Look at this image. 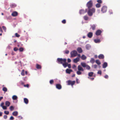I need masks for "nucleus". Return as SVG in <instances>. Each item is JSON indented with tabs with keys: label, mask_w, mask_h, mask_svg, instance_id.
Instances as JSON below:
<instances>
[{
	"label": "nucleus",
	"mask_w": 120,
	"mask_h": 120,
	"mask_svg": "<svg viewBox=\"0 0 120 120\" xmlns=\"http://www.w3.org/2000/svg\"><path fill=\"white\" fill-rule=\"evenodd\" d=\"M88 9V14L89 16H91L93 15V14L95 12V9L94 8H92L91 9L90 8Z\"/></svg>",
	"instance_id": "f257e3e1"
},
{
	"label": "nucleus",
	"mask_w": 120,
	"mask_h": 120,
	"mask_svg": "<svg viewBox=\"0 0 120 120\" xmlns=\"http://www.w3.org/2000/svg\"><path fill=\"white\" fill-rule=\"evenodd\" d=\"M57 61L59 64H62L64 62H66V59H63L62 58H58L57 59Z\"/></svg>",
	"instance_id": "f03ea898"
},
{
	"label": "nucleus",
	"mask_w": 120,
	"mask_h": 120,
	"mask_svg": "<svg viewBox=\"0 0 120 120\" xmlns=\"http://www.w3.org/2000/svg\"><path fill=\"white\" fill-rule=\"evenodd\" d=\"M93 5V3L92 0H90L86 4V6L88 9L91 8Z\"/></svg>",
	"instance_id": "7ed1b4c3"
},
{
	"label": "nucleus",
	"mask_w": 120,
	"mask_h": 120,
	"mask_svg": "<svg viewBox=\"0 0 120 120\" xmlns=\"http://www.w3.org/2000/svg\"><path fill=\"white\" fill-rule=\"evenodd\" d=\"M71 57H72L76 56L77 55V52L76 51L73 50L71 52Z\"/></svg>",
	"instance_id": "20e7f679"
},
{
	"label": "nucleus",
	"mask_w": 120,
	"mask_h": 120,
	"mask_svg": "<svg viewBox=\"0 0 120 120\" xmlns=\"http://www.w3.org/2000/svg\"><path fill=\"white\" fill-rule=\"evenodd\" d=\"M68 83V85H71L72 86L74 85L75 83V81H71L70 80H69L67 81Z\"/></svg>",
	"instance_id": "39448f33"
},
{
	"label": "nucleus",
	"mask_w": 120,
	"mask_h": 120,
	"mask_svg": "<svg viewBox=\"0 0 120 120\" xmlns=\"http://www.w3.org/2000/svg\"><path fill=\"white\" fill-rule=\"evenodd\" d=\"M107 10V7L105 6H103L101 9V11L103 13H105Z\"/></svg>",
	"instance_id": "423d86ee"
},
{
	"label": "nucleus",
	"mask_w": 120,
	"mask_h": 120,
	"mask_svg": "<svg viewBox=\"0 0 120 120\" xmlns=\"http://www.w3.org/2000/svg\"><path fill=\"white\" fill-rule=\"evenodd\" d=\"M56 88L59 90H60L62 88V86L60 84H56Z\"/></svg>",
	"instance_id": "0eeeda50"
},
{
	"label": "nucleus",
	"mask_w": 120,
	"mask_h": 120,
	"mask_svg": "<svg viewBox=\"0 0 120 120\" xmlns=\"http://www.w3.org/2000/svg\"><path fill=\"white\" fill-rule=\"evenodd\" d=\"M77 68L78 70H79L82 71H84L83 68L80 65L78 66Z\"/></svg>",
	"instance_id": "6e6552de"
},
{
	"label": "nucleus",
	"mask_w": 120,
	"mask_h": 120,
	"mask_svg": "<svg viewBox=\"0 0 120 120\" xmlns=\"http://www.w3.org/2000/svg\"><path fill=\"white\" fill-rule=\"evenodd\" d=\"M102 32L101 30H98L96 32L95 34L97 36L100 35Z\"/></svg>",
	"instance_id": "1a4fd4ad"
},
{
	"label": "nucleus",
	"mask_w": 120,
	"mask_h": 120,
	"mask_svg": "<svg viewBox=\"0 0 120 120\" xmlns=\"http://www.w3.org/2000/svg\"><path fill=\"white\" fill-rule=\"evenodd\" d=\"M79 57H77L73 60V61L75 63H77L79 61Z\"/></svg>",
	"instance_id": "9d476101"
},
{
	"label": "nucleus",
	"mask_w": 120,
	"mask_h": 120,
	"mask_svg": "<svg viewBox=\"0 0 120 120\" xmlns=\"http://www.w3.org/2000/svg\"><path fill=\"white\" fill-rule=\"evenodd\" d=\"M18 15V12L16 11L13 12L11 14V15L13 17L16 16Z\"/></svg>",
	"instance_id": "9b49d317"
},
{
	"label": "nucleus",
	"mask_w": 120,
	"mask_h": 120,
	"mask_svg": "<svg viewBox=\"0 0 120 120\" xmlns=\"http://www.w3.org/2000/svg\"><path fill=\"white\" fill-rule=\"evenodd\" d=\"M86 11H85L83 9H81L79 11V13L80 14H84V13H86Z\"/></svg>",
	"instance_id": "f8f14e48"
},
{
	"label": "nucleus",
	"mask_w": 120,
	"mask_h": 120,
	"mask_svg": "<svg viewBox=\"0 0 120 120\" xmlns=\"http://www.w3.org/2000/svg\"><path fill=\"white\" fill-rule=\"evenodd\" d=\"M93 34L92 32L89 33L87 34V36L89 38H91L93 36Z\"/></svg>",
	"instance_id": "ddd939ff"
},
{
	"label": "nucleus",
	"mask_w": 120,
	"mask_h": 120,
	"mask_svg": "<svg viewBox=\"0 0 120 120\" xmlns=\"http://www.w3.org/2000/svg\"><path fill=\"white\" fill-rule=\"evenodd\" d=\"M12 115L14 116H16L18 114V112L17 111H14L12 113Z\"/></svg>",
	"instance_id": "4468645a"
},
{
	"label": "nucleus",
	"mask_w": 120,
	"mask_h": 120,
	"mask_svg": "<svg viewBox=\"0 0 120 120\" xmlns=\"http://www.w3.org/2000/svg\"><path fill=\"white\" fill-rule=\"evenodd\" d=\"M104 56L102 54H100L98 56V57L99 59H103L104 58Z\"/></svg>",
	"instance_id": "2eb2a0df"
},
{
	"label": "nucleus",
	"mask_w": 120,
	"mask_h": 120,
	"mask_svg": "<svg viewBox=\"0 0 120 120\" xmlns=\"http://www.w3.org/2000/svg\"><path fill=\"white\" fill-rule=\"evenodd\" d=\"M77 51L79 53H81L82 52V48L80 47H79L77 49Z\"/></svg>",
	"instance_id": "dca6fc26"
},
{
	"label": "nucleus",
	"mask_w": 120,
	"mask_h": 120,
	"mask_svg": "<svg viewBox=\"0 0 120 120\" xmlns=\"http://www.w3.org/2000/svg\"><path fill=\"white\" fill-rule=\"evenodd\" d=\"M24 102L26 104H28L29 102L28 100L26 98H24Z\"/></svg>",
	"instance_id": "f3484780"
},
{
	"label": "nucleus",
	"mask_w": 120,
	"mask_h": 120,
	"mask_svg": "<svg viewBox=\"0 0 120 120\" xmlns=\"http://www.w3.org/2000/svg\"><path fill=\"white\" fill-rule=\"evenodd\" d=\"M81 64L83 68H85L87 65L84 62H81Z\"/></svg>",
	"instance_id": "a211bd4d"
},
{
	"label": "nucleus",
	"mask_w": 120,
	"mask_h": 120,
	"mask_svg": "<svg viewBox=\"0 0 120 120\" xmlns=\"http://www.w3.org/2000/svg\"><path fill=\"white\" fill-rule=\"evenodd\" d=\"M66 71V72L68 74H70V72L72 71L71 70L68 69H67Z\"/></svg>",
	"instance_id": "6ab92c4d"
},
{
	"label": "nucleus",
	"mask_w": 120,
	"mask_h": 120,
	"mask_svg": "<svg viewBox=\"0 0 120 120\" xmlns=\"http://www.w3.org/2000/svg\"><path fill=\"white\" fill-rule=\"evenodd\" d=\"M96 28V25L94 24L91 26L90 29H91L93 30H94Z\"/></svg>",
	"instance_id": "aec40b11"
},
{
	"label": "nucleus",
	"mask_w": 120,
	"mask_h": 120,
	"mask_svg": "<svg viewBox=\"0 0 120 120\" xmlns=\"http://www.w3.org/2000/svg\"><path fill=\"white\" fill-rule=\"evenodd\" d=\"M107 64L106 62H104L103 65V68H105L107 66Z\"/></svg>",
	"instance_id": "412c9836"
},
{
	"label": "nucleus",
	"mask_w": 120,
	"mask_h": 120,
	"mask_svg": "<svg viewBox=\"0 0 120 120\" xmlns=\"http://www.w3.org/2000/svg\"><path fill=\"white\" fill-rule=\"evenodd\" d=\"M36 68L37 69H41V65L37 64H36Z\"/></svg>",
	"instance_id": "4be33fe9"
},
{
	"label": "nucleus",
	"mask_w": 120,
	"mask_h": 120,
	"mask_svg": "<svg viewBox=\"0 0 120 120\" xmlns=\"http://www.w3.org/2000/svg\"><path fill=\"white\" fill-rule=\"evenodd\" d=\"M10 102L8 101H6L5 102V105L7 106H9L10 105Z\"/></svg>",
	"instance_id": "5701e85b"
},
{
	"label": "nucleus",
	"mask_w": 120,
	"mask_h": 120,
	"mask_svg": "<svg viewBox=\"0 0 120 120\" xmlns=\"http://www.w3.org/2000/svg\"><path fill=\"white\" fill-rule=\"evenodd\" d=\"M62 65L65 68L66 67L68 66V63H67L66 62H64V63L62 64Z\"/></svg>",
	"instance_id": "b1692460"
},
{
	"label": "nucleus",
	"mask_w": 120,
	"mask_h": 120,
	"mask_svg": "<svg viewBox=\"0 0 120 120\" xmlns=\"http://www.w3.org/2000/svg\"><path fill=\"white\" fill-rule=\"evenodd\" d=\"M16 6V5L15 4H12L10 5L11 8H13L15 7Z\"/></svg>",
	"instance_id": "393cba45"
},
{
	"label": "nucleus",
	"mask_w": 120,
	"mask_h": 120,
	"mask_svg": "<svg viewBox=\"0 0 120 120\" xmlns=\"http://www.w3.org/2000/svg\"><path fill=\"white\" fill-rule=\"evenodd\" d=\"M95 6L97 8H99L101 7V5L99 3H98L96 4Z\"/></svg>",
	"instance_id": "a878e982"
},
{
	"label": "nucleus",
	"mask_w": 120,
	"mask_h": 120,
	"mask_svg": "<svg viewBox=\"0 0 120 120\" xmlns=\"http://www.w3.org/2000/svg\"><path fill=\"white\" fill-rule=\"evenodd\" d=\"M96 63L98 65L101 64V63L99 60H96L95 61Z\"/></svg>",
	"instance_id": "bb28decb"
},
{
	"label": "nucleus",
	"mask_w": 120,
	"mask_h": 120,
	"mask_svg": "<svg viewBox=\"0 0 120 120\" xmlns=\"http://www.w3.org/2000/svg\"><path fill=\"white\" fill-rule=\"evenodd\" d=\"M93 74L94 72H90L88 74V75L90 77H92Z\"/></svg>",
	"instance_id": "cd10ccee"
},
{
	"label": "nucleus",
	"mask_w": 120,
	"mask_h": 120,
	"mask_svg": "<svg viewBox=\"0 0 120 120\" xmlns=\"http://www.w3.org/2000/svg\"><path fill=\"white\" fill-rule=\"evenodd\" d=\"M81 58L82 60H85L86 59V57L84 55H83L81 57Z\"/></svg>",
	"instance_id": "c85d7f7f"
},
{
	"label": "nucleus",
	"mask_w": 120,
	"mask_h": 120,
	"mask_svg": "<svg viewBox=\"0 0 120 120\" xmlns=\"http://www.w3.org/2000/svg\"><path fill=\"white\" fill-rule=\"evenodd\" d=\"M94 42L96 43H99L100 42L99 39H94Z\"/></svg>",
	"instance_id": "c756f323"
},
{
	"label": "nucleus",
	"mask_w": 120,
	"mask_h": 120,
	"mask_svg": "<svg viewBox=\"0 0 120 120\" xmlns=\"http://www.w3.org/2000/svg\"><path fill=\"white\" fill-rule=\"evenodd\" d=\"M95 61L94 59L93 58H91L90 60V62L93 64L94 62Z\"/></svg>",
	"instance_id": "7c9ffc66"
},
{
	"label": "nucleus",
	"mask_w": 120,
	"mask_h": 120,
	"mask_svg": "<svg viewBox=\"0 0 120 120\" xmlns=\"http://www.w3.org/2000/svg\"><path fill=\"white\" fill-rule=\"evenodd\" d=\"M18 98L17 96L15 95H14L12 97V98L13 100H15L17 99Z\"/></svg>",
	"instance_id": "2f4dec72"
},
{
	"label": "nucleus",
	"mask_w": 120,
	"mask_h": 120,
	"mask_svg": "<svg viewBox=\"0 0 120 120\" xmlns=\"http://www.w3.org/2000/svg\"><path fill=\"white\" fill-rule=\"evenodd\" d=\"M24 72L25 71L23 69L22 71L21 74L22 75L24 76L25 75Z\"/></svg>",
	"instance_id": "473e14b6"
},
{
	"label": "nucleus",
	"mask_w": 120,
	"mask_h": 120,
	"mask_svg": "<svg viewBox=\"0 0 120 120\" xmlns=\"http://www.w3.org/2000/svg\"><path fill=\"white\" fill-rule=\"evenodd\" d=\"M81 71L78 70L77 71L76 73L77 75H81L82 74V73Z\"/></svg>",
	"instance_id": "72a5a7b5"
},
{
	"label": "nucleus",
	"mask_w": 120,
	"mask_h": 120,
	"mask_svg": "<svg viewBox=\"0 0 120 120\" xmlns=\"http://www.w3.org/2000/svg\"><path fill=\"white\" fill-rule=\"evenodd\" d=\"M84 19L85 20H88V18L87 16H85L84 17Z\"/></svg>",
	"instance_id": "f704fd0d"
},
{
	"label": "nucleus",
	"mask_w": 120,
	"mask_h": 120,
	"mask_svg": "<svg viewBox=\"0 0 120 120\" xmlns=\"http://www.w3.org/2000/svg\"><path fill=\"white\" fill-rule=\"evenodd\" d=\"M85 67H86V69L87 70H89L90 68V67L87 64Z\"/></svg>",
	"instance_id": "c9c22d12"
},
{
	"label": "nucleus",
	"mask_w": 120,
	"mask_h": 120,
	"mask_svg": "<svg viewBox=\"0 0 120 120\" xmlns=\"http://www.w3.org/2000/svg\"><path fill=\"white\" fill-rule=\"evenodd\" d=\"M2 90L3 91L6 92L7 91V89L6 87H4L2 89Z\"/></svg>",
	"instance_id": "e433bc0d"
},
{
	"label": "nucleus",
	"mask_w": 120,
	"mask_h": 120,
	"mask_svg": "<svg viewBox=\"0 0 120 120\" xmlns=\"http://www.w3.org/2000/svg\"><path fill=\"white\" fill-rule=\"evenodd\" d=\"M54 82V80H51L49 81V83L51 84H53Z\"/></svg>",
	"instance_id": "4c0bfd02"
},
{
	"label": "nucleus",
	"mask_w": 120,
	"mask_h": 120,
	"mask_svg": "<svg viewBox=\"0 0 120 120\" xmlns=\"http://www.w3.org/2000/svg\"><path fill=\"white\" fill-rule=\"evenodd\" d=\"M14 109V108L13 106H11L10 107V109L11 111L13 110Z\"/></svg>",
	"instance_id": "58836bf2"
},
{
	"label": "nucleus",
	"mask_w": 120,
	"mask_h": 120,
	"mask_svg": "<svg viewBox=\"0 0 120 120\" xmlns=\"http://www.w3.org/2000/svg\"><path fill=\"white\" fill-rule=\"evenodd\" d=\"M97 2L98 3L101 4L102 3V1L101 0H97Z\"/></svg>",
	"instance_id": "ea45409f"
},
{
	"label": "nucleus",
	"mask_w": 120,
	"mask_h": 120,
	"mask_svg": "<svg viewBox=\"0 0 120 120\" xmlns=\"http://www.w3.org/2000/svg\"><path fill=\"white\" fill-rule=\"evenodd\" d=\"M9 112L8 111H4V113L7 115H8L9 114Z\"/></svg>",
	"instance_id": "a19ab883"
},
{
	"label": "nucleus",
	"mask_w": 120,
	"mask_h": 120,
	"mask_svg": "<svg viewBox=\"0 0 120 120\" xmlns=\"http://www.w3.org/2000/svg\"><path fill=\"white\" fill-rule=\"evenodd\" d=\"M15 35L16 37L18 38L20 36V35L17 33L15 34Z\"/></svg>",
	"instance_id": "79ce46f5"
},
{
	"label": "nucleus",
	"mask_w": 120,
	"mask_h": 120,
	"mask_svg": "<svg viewBox=\"0 0 120 120\" xmlns=\"http://www.w3.org/2000/svg\"><path fill=\"white\" fill-rule=\"evenodd\" d=\"M19 50L20 52H22L23 50V49L22 48H20L19 49Z\"/></svg>",
	"instance_id": "37998d69"
},
{
	"label": "nucleus",
	"mask_w": 120,
	"mask_h": 120,
	"mask_svg": "<svg viewBox=\"0 0 120 120\" xmlns=\"http://www.w3.org/2000/svg\"><path fill=\"white\" fill-rule=\"evenodd\" d=\"M65 53L66 54H68L69 52V51L68 50H66L65 51Z\"/></svg>",
	"instance_id": "c03bdc74"
},
{
	"label": "nucleus",
	"mask_w": 120,
	"mask_h": 120,
	"mask_svg": "<svg viewBox=\"0 0 120 120\" xmlns=\"http://www.w3.org/2000/svg\"><path fill=\"white\" fill-rule=\"evenodd\" d=\"M62 23L63 24H65L66 23V21L64 19L62 21Z\"/></svg>",
	"instance_id": "a18cd8bd"
},
{
	"label": "nucleus",
	"mask_w": 120,
	"mask_h": 120,
	"mask_svg": "<svg viewBox=\"0 0 120 120\" xmlns=\"http://www.w3.org/2000/svg\"><path fill=\"white\" fill-rule=\"evenodd\" d=\"M93 67L94 68H96L97 67V65L95 64L93 65Z\"/></svg>",
	"instance_id": "49530a36"
},
{
	"label": "nucleus",
	"mask_w": 120,
	"mask_h": 120,
	"mask_svg": "<svg viewBox=\"0 0 120 120\" xmlns=\"http://www.w3.org/2000/svg\"><path fill=\"white\" fill-rule=\"evenodd\" d=\"M2 108L4 109H7V107L6 106H4L2 107Z\"/></svg>",
	"instance_id": "de8ad7c7"
},
{
	"label": "nucleus",
	"mask_w": 120,
	"mask_h": 120,
	"mask_svg": "<svg viewBox=\"0 0 120 120\" xmlns=\"http://www.w3.org/2000/svg\"><path fill=\"white\" fill-rule=\"evenodd\" d=\"M98 73L101 75V70H99L98 72Z\"/></svg>",
	"instance_id": "09e8293b"
},
{
	"label": "nucleus",
	"mask_w": 120,
	"mask_h": 120,
	"mask_svg": "<svg viewBox=\"0 0 120 120\" xmlns=\"http://www.w3.org/2000/svg\"><path fill=\"white\" fill-rule=\"evenodd\" d=\"M18 50V49L16 47H15L14 49V50L15 51H16Z\"/></svg>",
	"instance_id": "8fccbe9b"
},
{
	"label": "nucleus",
	"mask_w": 120,
	"mask_h": 120,
	"mask_svg": "<svg viewBox=\"0 0 120 120\" xmlns=\"http://www.w3.org/2000/svg\"><path fill=\"white\" fill-rule=\"evenodd\" d=\"M24 87H29V85L28 84H27L26 85H24Z\"/></svg>",
	"instance_id": "3c124183"
},
{
	"label": "nucleus",
	"mask_w": 120,
	"mask_h": 120,
	"mask_svg": "<svg viewBox=\"0 0 120 120\" xmlns=\"http://www.w3.org/2000/svg\"><path fill=\"white\" fill-rule=\"evenodd\" d=\"M18 117L19 119H22V117L21 116H18Z\"/></svg>",
	"instance_id": "603ef678"
},
{
	"label": "nucleus",
	"mask_w": 120,
	"mask_h": 120,
	"mask_svg": "<svg viewBox=\"0 0 120 120\" xmlns=\"http://www.w3.org/2000/svg\"><path fill=\"white\" fill-rule=\"evenodd\" d=\"M14 119V118L12 116H11L10 118V120H13Z\"/></svg>",
	"instance_id": "864d4df0"
},
{
	"label": "nucleus",
	"mask_w": 120,
	"mask_h": 120,
	"mask_svg": "<svg viewBox=\"0 0 120 120\" xmlns=\"http://www.w3.org/2000/svg\"><path fill=\"white\" fill-rule=\"evenodd\" d=\"M2 28L5 31L6 30V28L4 26H3L2 27Z\"/></svg>",
	"instance_id": "5fc2aeb1"
},
{
	"label": "nucleus",
	"mask_w": 120,
	"mask_h": 120,
	"mask_svg": "<svg viewBox=\"0 0 120 120\" xmlns=\"http://www.w3.org/2000/svg\"><path fill=\"white\" fill-rule=\"evenodd\" d=\"M104 77L106 79H108V76L107 75H105L104 76Z\"/></svg>",
	"instance_id": "6e6d98bb"
},
{
	"label": "nucleus",
	"mask_w": 120,
	"mask_h": 120,
	"mask_svg": "<svg viewBox=\"0 0 120 120\" xmlns=\"http://www.w3.org/2000/svg\"><path fill=\"white\" fill-rule=\"evenodd\" d=\"M67 66H68L69 68H71V65L70 64H68Z\"/></svg>",
	"instance_id": "4d7b16f0"
},
{
	"label": "nucleus",
	"mask_w": 120,
	"mask_h": 120,
	"mask_svg": "<svg viewBox=\"0 0 120 120\" xmlns=\"http://www.w3.org/2000/svg\"><path fill=\"white\" fill-rule=\"evenodd\" d=\"M7 118V116L6 115H4V119H6Z\"/></svg>",
	"instance_id": "13d9d810"
},
{
	"label": "nucleus",
	"mask_w": 120,
	"mask_h": 120,
	"mask_svg": "<svg viewBox=\"0 0 120 120\" xmlns=\"http://www.w3.org/2000/svg\"><path fill=\"white\" fill-rule=\"evenodd\" d=\"M71 61V60L70 59H68V63L70 62Z\"/></svg>",
	"instance_id": "bf43d9fd"
},
{
	"label": "nucleus",
	"mask_w": 120,
	"mask_h": 120,
	"mask_svg": "<svg viewBox=\"0 0 120 120\" xmlns=\"http://www.w3.org/2000/svg\"><path fill=\"white\" fill-rule=\"evenodd\" d=\"M88 78L89 79H91L92 80H93L94 79V78H90L89 77H88Z\"/></svg>",
	"instance_id": "052dcab7"
},
{
	"label": "nucleus",
	"mask_w": 120,
	"mask_h": 120,
	"mask_svg": "<svg viewBox=\"0 0 120 120\" xmlns=\"http://www.w3.org/2000/svg\"><path fill=\"white\" fill-rule=\"evenodd\" d=\"M76 67V65H73L72 68L73 69H74Z\"/></svg>",
	"instance_id": "680f3d73"
},
{
	"label": "nucleus",
	"mask_w": 120,
	"mask_h": 120,
	"mask_svg": "<svg viewBox=\"0 0 120 120\" xmlns=\"http://www.w3.org/2000/svg\"><path fill=\"white\" fill-rule=\"evenodd\" d=\"M89 45H86V49H89Z\"/></svg>",
	"instance_id": "e2e57ef3"
},
{
	"label": "nucleus",
	"mask_w": 120,
	"mask_h": 120,
	"mask_svg": "<svg viewBox=\"0 0 120 120\" xmlns=\"http://www.w3.org/2000/svg\"><path fill=\"white\" fill-rule=\"evenodd\" d=\"M4 103L3 102L1 103L0 104V106L2 107L3 106V105H4Z\"/></svg>",
	"instance_id": "0e129e2a"
},
{
	"label": "nucleus",
	"mask_w": 120,
	"mask_h": 120,
	"mask_svg": "<svg viewBox=\"0 0 120 120\" xmlns=\"http://www.w3.org/2000/svg\"><path fill=\"white\" fill-rule=\"evenodd\" d=\"M0 31L2 32H3V31L1 27L0 26Z\"/></svg>",
	"instance_id": "69168bd1"
},
{
	"label": "nucleus",
	"mask_w": 120,
	"mask_h": 120,
	"mask_svg": "<svg viewBox=\"0 0 120 120\" xmlns=\"http://www.w3.org/2000/svg\"><path fill=\"white\" fill-rule=\"evenodd\" d=\"M77 55H78V56L79 57H81L80 55L79 54H77Z\"/></svg>",
	"instance_id": "338daca9"
},
{
	"label": "nucleus",
	"mask_w": 120,
	"mask_h": 120,
	"mask_svg": "<svg viewBox=\"0 0 120 120\" xmlns=\"http://www.w3.org/2000/svg\"><path fill=\"white\" fill-rule=\"evenodd\" d=\"M3 97H0V101L3 99Z\"/></svg>",
	"instance_id": "774afa93"
}]
</instances>
